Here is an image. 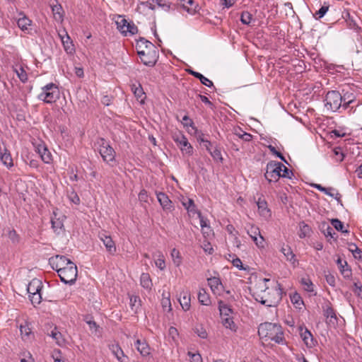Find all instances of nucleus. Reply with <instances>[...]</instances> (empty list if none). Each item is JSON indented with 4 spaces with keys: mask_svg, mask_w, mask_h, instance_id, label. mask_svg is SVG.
I'll return each mask as SVG.
<instances>
[{
    "mask_svg": "<svg viewBox=\"0 0 362 362\" xmlns=\"http://www.w3.org/2000/svg\"><path fill=\"white\" fill-rule=\"evenodd\" d=\"M136 349L142 356H148L150 354V348L146 341H141V340L137 339L136 341Z\"/></svg>",
    "mask_w": 362,
    "mask_h": 362,
    "instance_id": "nucleus-29",
    "label": "nucleus"
},
{
    "mask_svg": "<svg viewBox=\"0 0 362 362\" xmlns=\"http://www.w3.org/2000/svg\"><path fill=\"white\" fill-rule=\"evenodd\" d=\"M325 101V107L328 110L335 112L341 107L343 98L339 92L332 90L327 93Z\"/></svg>",
    "mask_w": 362,
    "mask_h": 362,
    "instance_id": "nucleus-7",
    "label": "nucleus"
},
{
    "mask_svg": "<svg viewBox=\"0 0 362 362\" xmlns=\"http://www.w3.org/2000/svg\"><path fill=\"white\" fill-rule=\"evenodd\" d=\"M100 240L103 243L107 252L111 255H114L116 253L117 248L115 242L112 238L104 233L99 235Z\"/></svg>",
    "mask_w": 362,
    "mask_h": 362,
    "instance_id": "nucleus-15",
    "label": "nucleus"
},
{
    "mask_svg": "<svg viewBox=\"0 0 362 362\" xmlns=\"http://www.w3.org/2000/svg\"><path fill=\"white\" fill-rule=\"evenodd\" d=\"M231 262L234 267H237L240 270H246V268L243 267L242 261L240 260V258H233L231 259Z\"/></svg>",
    "mask_w": 362,
    "mask_h": 362,
    "instance_id": "nucleus-55",
    "label": "nucleus"
},
{
    "mask_svg": "<svg viewBox=\"0 0 362 362\" xmlns=\"http://www.w3.org/2000/svg\"><path fill=\"white\" fill-rule=\"evenodd\" d=\"M21 334L23 337H28L31 334V329L28 325H21L20 327Z\"/></svg>",
    "mask_w": 362,
    "mask_h": 362,
    "instance_id": "nucleus-54",
    "label": "nucleus"
},
{
    "mask_svg": "<svg viewBox=\"0 0 362 362\" xmlns=\"http://www.w3.org/2000/svg\"><path fill=\"white\" fill-rule=\"evenodd\" d=\"M257 205L258 207L259 213L262 216L266 218L271 216V211L267 207V203L266 201L261 200L259 199L257 202Z\"/></svg>",
    "mask_w": 362,
    "mask_h": 362,
    "instance_id": "nucleus-24",
    "label": "nucleus"
},
{
    "mask_svg": "<svg viewBox=\"0 0 362 362\" xmlns=\"http://www.w3.org/2000/svg\"><path fill=\"white\" fill-rule=\"evenodd\" d=\"M173 139L174 141L177 144V145L179 146L183 154L187 156L192 155L193 148L191 146V144L188 142L187 139L185 137V135H183L180 132L175 133L173 135Z\"/></svg>",
    "mask_w": 362,
    "mask_h": 362,
    "instance_id": "nucleus-10",
    "label": "nucleus"
},
{
    "mask_svg": "<svg viewBox=\"0 0 362 362\" xmlns=\"http://www.w3.org/2000/svg\"><path fill=\"white\" fill-rule=\"evenodd\" d=\"M300 337L306 346L310 347L314 346L315 343L313 335L308 329H305L303 332L301 330Z\"/></svg>",
    "mask_w": 362,
    "mask_h": 362,
    "instance_id": "nucleus-30",
    "label": "nucleus"
},
{
    "mask_svg": "<svg viewBox=\"0 0 362 362\" xmlns=\"http://www.w3.org/2000/svg\"><path fill=\"white\" fill-rule=\"evenodd\" d=\"M182 124L185 127H192L194 128V122L187 115H185L182 118Z\"/></svg>",
    "mask_w": 362,
    "mask_h": 362,
    "instance_id": "nucleus-63",
    "label": "nucleus"
},
{
    "mask_svg": "<svg viewBox=\"0 0 362 362\" xmlns=\"http://www.w3.org/2000/svg\"><path fill=\"white\" fill-rule=\"evenodd\" d=\"M137 52L144 64L148 66H153L156 64L157 61V52L156 49L152 50L141 49L138 50Z\"/></svg>",
    "mask_w": 362,
    "mask_h": 362,
    "instance_id": "nucleus-11",
    "label": "nucleus"
},
{
    "mask_svg": "<svg viewBox=\"0 0 362 362\" xmlns=\"http://www.w3.org/2000/svg\"><path fill=\"white\" fill-rule=\"evenodd\" d=\"M154 257L156 258L155 260L156 267H158L160 270H163L165 268V262L163 253L158 252L154 255Z\"/></svg>",
    "mask_w": 362,
    "mask_h": 362,
    "instance_id": "nucleus-38",
    "label": "nucleus"
},
{
    "mask_svg": "<svg viewBox=\"0 0 362 362\" xmlns=\"http://www.w3.org/2000/svg\"><path fill=\"white\" fill-rule=\"evenodd\" d=\"M42 281L36 278L32 279L27 286V291L29 294L30 300L34 305L40 304L42 301Z\"/></svg>",
    "mask_w": 362,
    "mask_h": 362,
    "instance_id": "nucleus-4",
    "label": "nucleus"
},
{
    "mask_svg": "<svg viewBox=\"0 0 362 362\" xmlns=\"http://www.w3.org/2000/svg\"><path fill=\"white\" fill-rule=\"evenodd\" d=\"M281 170V177L291 178V175H293L292 171L289 170L284 165Z\"/></svg>",
    "mask_w": 362,
    "mask_h": 362,
    "instance_id": "nucleus-57",
    "label": "nucleus"
},
{
    "mask_svg": "<svg viewBox=\"0 0 362 362\" xmlns=\"http://www.w3.org/2000/svg\"><path fill=\"white\" fill-rule=\"evenodd\" d=\"M78 271L77 267L73 262L68 265L66 268L59 269L58 276L61 281L65 284H73L77 278Z\"/></svg>",
    "mask_w": 362,
    "mask_h": 362,
    "instance_id": "nucleus-6",
    "label": "nucleus"
},
{
    "mask_svg": "<svg viewBox=\"0 0 362 362\" xmlns=\"http://www.w3.org/2000/svg\"><path fill=\"white\" fill-rule=\"evenodd\" d=\"M8 238L13 243L18 242V239H19L18 234L16 233V230H9Z\"/></svg>",
    "mask_w": 362,
    "mask_h": 362,
    "instance_id": "nucleus-62",
    "label": "nucleus"
},
{
    "mask_svg": "<svg viewBox=\"0 0 362 362\" xmlns=\"http://www.w3.org/2000/svg\"><path fill=\"white\" fill-rule=\"evenodd\" d=\"M49 263L52 268L59 272V269L66 268L68 265L73 263L70 259L63 255H56L49 259Z\"/></svg>",
    "mask_w": 362,
    "mask_h": 362,
    "instance_id": "nucleus-12",
    "label": "nucleus"
},
{
    "mask_svg": "<svg viewBox=\"0 0 362 362\" xmlns=\"http://www.w3.org/2000/svg\"><path fill=\"white\" fill-rule=\"evenodd\" d=\"M301 284L303 286V288L305 291L308 292L313 291V284L309 279L303 278L301 279Z\"/></svg>",
    "mask_w": 362,
    "mask_h": 362,
    "instance_id": "nucleus-48",
    "label": "nucleus"
},
{
    "mask_svg": "<svg viewBox=\"0 0 362 362\" xmlns=\"http://www.w3.org/2000/svg\"><path fill=\"white\" fill-rule=\"evenodd\" d=\"M337 264L343 276L346 279L350 278L351 276V269L349 267L346 261L342 260L339 257L337 260Z\"/></svg>",
    "mask_w": 362,
    "mask_h": 362,
    "instance_id": "nucleus-19",
    "label": "nucleus"
},
{
    "mask_svg": "<svg viewBox=\"0 0 362 362\" xmlns=\"http://www.w3.org/2000/svg\"><path fill=\"white\" fill-rule=\"evenodd\" d=\"M13 71L16 73L21 82L25 83L28 81V75L23 68L21 66H16L13 68Z\"/></svg>",
    "mask_w": 362,
    "mask_h": 362,
    "instance_id": "nucleus-40",
    "label": "nucleus"
},
{
    "mask_svg": "<svg viewBox=\"0 0 362 362\" xmlns=\"http://www.w3.org/2000/svg\"><path fill=\"white\" fill-rule=\"evenodd\" d=\"M270 280L268 279H262L257 285L255 291L253 292V297L255 300L259 302L262 305L267 307L276 306L281 299L282 288L277 282L273 286H268L267 282Z\"/></svg>",
    "mask_w": 362,
    "mask_h": 362,
    "instance_id": "nucleus-1",
    "label": "nucleus"
},
{
    "mask_svg": "<svg viewBox=\"0 0 362 362\" xmlns=\"http://www.w3.org/2000/svg\"><path fill=\"white\" fill-rule=\"evenodd\" d=\"M284 164L276 161H271L267 165V170L264 174L265 178L269 182H276L279 177H281V172Z\"/></svg>",
    "mask_w": 362,
    "mask_h": 362,
    "instance_id": "nucleus-8",
    "label": "nucleus"
},
{
    "mask_svg": "<svg viewBox=\"0 0 362 362\" xmlns=\"http://www.w3.org/2000/svg\"><path fill=\"white\" fill-rule=\"evenodd\" d=\"M331 223L332 225L333 226V227L338 231H341L342 233H349V230H344V224L343 223L339 221V219L337 218H334V219H332L331 220Z\"/></svg>",
    "mask_w": 362,
    "mask_h": 362,
    "instance_id": "nucleus-45",
    "label": "nucleus"
},
{
    "mask_svg": "<svg viewBox=\"0 0 362 362\" xmlns=\"http://www.w3.org/2000/svg\"><path fill=\"white\" fill-rule=\"evenodd\" d=\"M334 158L337 162H341L344 158V154L340 147H336L333 149Z\"/></svg>",
    "mask_w": 362,
    "mask_h": 362,
    "instance_id": "nucleus-46",
    "label": "nucleus"
},
{
    "mask_svg": "<svg viewBox=\"0 0 362 362\" xmlns=\"http://www.w3.org/2000/svg\"><path fill=\"white\" fill-rule=\"evenodd\" d=\"M310 232H311V229L309 227V226L305 224L304 222H301L300 223V231H299L298 235L300 238H303L309 235Z\"/></svg>",
    "mask_w": 362,
    "mask_h": 362,
    "instance_id": "nucleus-42",
    "label": "nucleus"
},
{
    "mask_svg": "<svg viewBox=\"0 0 362 362\" xmlns=\"http://www.w3.org/2000/svg\"><path fill=\"white\" fill-rule=\"evenodd\" d=\"M281 252L286 257V259L288 261H289L290 262H291L292 264H294L296 262V259L295 258V255L293 254V252L291 250L290 247H288V246L282 247L281 249Z\"/></svg>",
    "mask_w": 362,
    "mask_h": 362,
    "instance_id": "nucleus-36",
    "label": "nucleus"
},
{
    "mask_svg": "<svg viewBox=\"0 0 362 362\" xmlns=\"http://www.w3.org/2000/svg\"><path fill=\"white\" fill-rule=\"evenodd\" d=\"M329 5L325 3L323 6L315 13L314 16L316 18H322L329 9Z\"/></svg>",
    "mask_w": 362,
    "mask_h": 362,
    "instance_id": "nucleus-49",
    "label": "nucleus"
},
{
    "mask_svg": "<svg viewBox=\"0 0 362 362\" xmlns=\"http://www.w3.org/2000/svg\"><path fill=\"white\" fill-rule=\"evenodd\" d=\"M325 316L327 318V323L334 327L337 324V317L334 310L331 307H327L325 310Z\"/></svg>",
    "mask_w": 362,
    "mask_h": 362,
    "instance_id": "nucleus-22",
    "label": "nucleus"
},
{
    "mask_svg": "<svg viewBox=\"0 0 362 362\" xmlns=\"http://www.w3.org/2000/svg\"><path fill=\"white\" fill-rule=\"evenodd\" d=\"M188 73L192 75L193 76L196 77L197 78H199L200 82L208 87H212L214 86L213 82L207 78L206 77L204 76L202 74H201L199 72L194 71L193 70L189 69L187 70Z\"/></svg>",
    "mask_w": 362,
    "mask_h": 362,
    "instance_id": "nucleus-28",
    "label": "nucleus"
},
{
    "mask_svg": "<svg viewBox=\"0 0 362 362\" xmlns=\"http://www.w3.org/2000/svg\"><path fill=\"white\" fill-rule=\"evenodd\" d=\"M321 230L325 235V237H330L331 238H334L336 233L334 231L333 228L327 223H322L321 225Z\"/></svg>",
    "mask_w": 362,
    "mask_h": 362,
    "instance_id": "nucleus-37",
    "label": "nucleus"
},
{
    "mask_svg": "<svg viewBox=\"0 0 362 362\" xmlns=\"http://www.w3.org/2000/svg\"><path fill=\"white\" fill-rule=\"evenodd\" d=\"M115 23L117 24V28L125 36L128 35H133L138 31L137 27L133 23L128 22L121 16H117Z\"/></svg>",
    "mask_w": 362,
    "mask_h": 362,
    "instance_id": "nucleus-9",
    "label": "nucleus"
},
{
    "mask_svg": "<svg viewBox=\"0 0 362 362\" xmlns=\"http://www.w3.org/2000/svg\"><path fill=\"white\" fill-rule=\"evenodd\" d=\"M156 196L163 210L172 211L173 209L172 202L165 193L157 192Z\"/></svg>",
    "mask_w": 362,
    "mask_h": 362,
    "instance_id": "nucleus-17",
    "label": "nucleus"
},
{
    "mask_svg": "<svg viewBox=\"0 0 362 362\" xmlns=\"http://www.w3.org/2000/svg\"><path fill=\"white\" fill-rule=\"evenodd\" d=\"M183 8L189 14L193 15L198 11V5L194 0H180Z\"/></svg>",
    "mask_w": 362,
    "mask_h": 362,
    "instance_id": "nucleus-21",
    "label": "nucleus"
},
{
    "mask_svg": "<svg viewBox=\"0 0 362 362\" xmlns=\"http://www.w3.org/2000/svg\"><path fill=\"white\" fill-rule=\"evenodd\" d=\"M38 153L40 155L42 160L45 163H50L52 161V155L48 149L44 146H39L37 148Z\"/></svg>",
    "mask_w": 362,
    "mask_h": 362,
    "instance_id": "nucleus-27",
    "label": "nucleus"
},
{
    "mask_svg": "<svg viewBox=\"0 0 362 362\" xmlns=\"http://www.w3.org/2000/svg\"><path fill=\"white\" fill-rule=\"evenodd\" d=\"M130 305L132 307V309H134V308H135V310H136V309L141 305V300L139 297L136 296H131Z\"/></svg>",
    "mask_w": 362,
    "mask_h": 362,
    "instance_id": "nucleus-52",
    "label": "nucleus"
},
{
    "mask_svg": "<svg viewBox=\"0 0 362 362\" xmlns=\"http://www.w3.org/2000/svg\"><path fill=\"white\" fill-rule=\"evenodd\" d=\"M179 302L184 310H188L190 308V295L187 291H182L179 298Z\"/></svg>",
    "mask_w": 362,
    "mask_h": 362,
    "instance_id": "nucleus-25",
    "label": "nucleus"
},
{
    "mask_svg": "<svg viewBox=\"0 0 362 362\" xmlns=\"http://www.w3.org/2000/svg\"><path fill=\"white\" fill-rule=\"evenodd\" d=\"M252 19V15L248 11H243L241 13L240 21L245 25H249Z\"/></svg>",
    "mask_w": 362,
    "mask_h": 362,
    "instance_id": "nucleus-47",
    "label": "nucleus"
},
{
    "mask_svg": "<svg viewBox=\"0 0 362 362\" xmlns=\"http://www.w3.org/2000/svg\"><path fill=\"white\" fill-rule=\"evenodd\" d=\"M170 255L174 264L176 267H179L182 263V257L180 255V252L175 248H173L171 251Z\"/></svg>",
    "mask_w": 362,
    "mask_h": 362,
    "instance_id": "nucleus-41",
    "label": "nucleus"
},
{
    "mask_svg": "<svg viewBox=\"0 0 362 362\" xmlns=\"http://www.w3.org/2000/svg\"><path fill=\"white\" fill-rule=\"evenodd\" d=\"M49 336L56 341L59 346H62L64 344V339L63 338L62 334L57 330L56 327L51 331Z\"/></svg>",
    "mask_w": 362,
    "mask_h": 362,
    "instance_id": "nucleus-39",
    "label": "nucleus"
},
{
    "mask_svg": "<svg viewBox=\"0 0 362 362\" xmlns=\"http://www.w3.org/2000/svg\"><path fill=\"white\" fill-rule=\"evenodd\" d=\"M188 356L191 358V362H202V357L199 354L188 352Z\"/></svg>",
    "mask_w": 362,
    "mask_h": 362,
    "instance_id": "nucleus-59",
    "label": "nucleus"
},
{
    "mask_svg": "<svg viewBox=\"0 0 362 362\" xmlns=\"http://www.w3.org/2000/svg\"><path fill=\"white\" fill-rule=\"evenodd\" d=\"M211 156L214 159L222 160L221 151L218 148H215L213 151H210Z\"/></svg>",
    "mask_w": 362,
    "mask_h": 362,
    "instance_id": "nucleus-64",
    "label": "nucleus"
},
{
    "mask_svg": "<svg viewBox=\"0 0 362 362\" xmlns=\"http://www.w3.org/2000/svg\"><path fill=\"white\" fill-rule=\"evenodd\" d=\"M136 47H137L138 50H141V49H144V50L151 49H151H156L154 45L151 42H149L148 40H147L144 38H141L139 40L137 41Z\"/></svg>",
    "mask_w": 362,
    "mask_h": 362,
    "instance_id": "nucleus-31",
    "label": "nucleus"
},
{
    "mask_svg": "<svg viewBox=\"0 0 362 362\" xmlns=\"http://www.w3.org/2000/svg\"><path fill=\"white\" fill-rule=\"evenodd\" d=\"M51 8L54 19L57 21L62 22L64 13L62 6L60 4H57L54 5H52Z\"/></svg>",
    "mask_w": 362,
    "mask_h": 362,
    "instance_id": "nucleus-26",
    "label": "nucleus"
},
{
    "mask_svg": "<svg viewBox=\"0 0 362 362\" xmlns=\"http://www.w3.org/2000/svg\"><path fill=\"white\" fill-rule=\"evenodd\" d=\"M258 334L260 338L267 341H272L276 343H281L284 339V334L281 325L272 323L264 322L260 324L258 328Z\"/></svg>",
    "mask_w": 362,
    "mask_h": 362,
    "instance_id": "nucleus-2",
    "label": "nucleus"
},
{
    "mask_svg": "<svg viewBox=\"0 0 362 362\" xmlns=\"http://www.w3.org/2000/svg\"><path fill=\"white\" fill-rule=\"evenodd\" d=\"M156 6L163 7L165 9L169 8V6L163 3V0H148L146 1H142L139 4V8L146 7L151 10H154Z\"/></svg>",
    "mask_w": 362,
    "mask_h": 362,
    "instance_id": "nucleus-16",
    "label": "nucleus"
},
{
    "mask_svg": "<svg viewBox=\"0 0 362 362\" xmlns=\"http://www.w3.org/2000/svg\"><path fill=\"white\" fill-rule=\"evenodd\" d=\"M195 332L202 339H206L208 336L206 329L202 326L195 327Z\"/></svg>",
    "mask_w": 362,
    "mask_h": 362,
    "instance_id": "nucleus-53",
    "label": "nucleus"
},
{
    "mask_svg": "<svg viewBox=\"0 0 362 362\" xmlns=\"http://www.w3.org/2000/svg\"><path fill=\"white\" fill-rule=\"evenodd\" d=\"M208 284L214 294H220L222 291V284L217 277H211L208 279Z\"/></svg>",
    "mask_w": 362,
    "mask_h": 362,
    "instance_id": "nucleus-20",
    "label": "nucleus"
},
{
    "mask_svg": "<svg viewBox=\"0 0 362 362\" xmlns=\"http://www.w3.org/2000/svg\"><path fill=\"white\" fill-rule=\"evenodd\" d=\"M161 303L163 308H168V311H170L172 310L170 300L169 297L163 298Z\"/></svg>",
    "mask_w": 362,
    "mask_h": 362,
    "instance_id": "nucleus-60",
    "label": "nucleus"
},
{
    "mask_svg": "<svg viewBox=\"0 0 362 362\" xmlns=\"http://www.w3.org/2000/svg\"><path fill=\"white\" fill-rule=\"evenodd\" d=\"M354 288L353 291L359 297H362V285L359 282H355L354 284Z\"/></svg>",
    "mask_w": 362,
    "mask_h": 362,
    "instance_id": "nucleus-56",
    "label": "nucleus"
},
{
    "mask_svg": "<svg viewBox=\"0 0 362 362\" xmlns=\"http://www.w3.org/2000/svg\"><path fill=\"white\" fill-rule=\"evenodd\" d=\"M132 91L134 92V94L138 99H141L143 100L142 97L144 95V92L142 89V88L139 86L138 87L133 86L132 88Z\"/></svg>",
    "mask_w": 362,
    "mask_h": 362,
    "instance_id": "nucleus-51",
    "label": "nucleus"
},
{
    "mask_svg": "<svg viewBox=\"0 0 362 362\" xmlns=\"http://www.w3.org/2000/svg\"><path fill=\"white\" fill-rule=\"evenodd\" d=\"M63 218L57 217V214L54 211L51 218L52 227L55 233L60 234L64 230Z\"/></svg>",
    "mask_w": 362,
    "mask_h": 362,
    "instance_id": "nucleus-18",
    "label": "nucleus"
},
{
    "mask_svg": "<svg viewBox=\"0 0 362 362\" xmlns=\"http://www.w3.org/2000/svg\"><path fill=\"white\" fill-rule=\"evenodd\" d=\"M291 300L296 308H300V305L303 304L301 297L296 293L291 296Z\"/></svg>",
    "mask_w": 362,
    "mask_h": 362,
    "instance_id": "nucleus-50",
    "label": "nucleus"
},
{
    "mask_svg": "<svg viewBox=\"0 0 362 362\" xmlns=\"http://www.w3.org/2000/svg\"><path fill=\"white\" fill-rule=\"evenodd\" d=\"M269 149L273 154L276 155L279 158H281V160L286 163V160L284 156L280 152L277 151L275 147L270 145L269 146Z\"/></svg>",
    "mask_w": 362,
    "mask_h": 362,
    "instance_id": "nucleus-61",
    "label": "nucleus"
},
{
    "mask_svg": "<svg viewBox=\"0 0 362 362\" xmlns=\"http://www.w3.org/2000/svg\"><path fill=\"white\" fill-rule=\"evenodd\" d=\"M198 300L200 303L204 305H209L211 303L209 296L204 288H201L199 290L198 293Z\"/></svg>",
    "mask_w": 362,
    "mask_h": 362,
    "instance_id": "nucleus-34",
    "label": "nucleus"
},
{
    "mask_svg": "<svg viewBox=\"0 0 362 362\" xmlns=\"http://www.w3.org/2000/svg\"><path fill=\"white\" fill-rule=\"evenodd\" d=\"M0 160L8 168L13 166V160L9 151L6 148L5 144L0 141Z\"/></svg>",
    "mask_w": 362,
    "mask_h": 362,
    "instance_id": "nucleus-14",
    "label": "nucleus"
},
{
    "mask_svg": "<svg viewBox=\"0 0 362 362\" xmlns=\"http://www.w3.org/2000/svg\"><path fill=\"white\" fill-rule=\"evenodd\" d=\"M98 146V151L104 162L111 167L115 165L116 163V152L110 146L109 142L103 138H100L97 141Z\"/></svg>",
    "mask_w": 362,
    "mask_h": 362,
    "instance_id": "nucleus-3",
    "label": "nucleus"
},
{
    "mask_svg": "<svg viewBox=\"0 0 362 362\" xmlns=\"http://www.w3.org/2000/svg\"><path fill=\"white\" fill-rule=\"evenodd\" d=\"M60 37L62 39V42L63 43L66 52L68 53H71L74 51V46L72 45V42H71L69 36L66 33L64 35H60Z\"/></svg>",
    "mask_w": 362,
    "mask_h": 362,
    "instance_id": "nucleus-32",
    "label": "nucleus"
},
{
    "mask_svg": "<svg viewBox=\"0 0 362 362\" xmlns=\"http://www.w3.org/2000/svg\"><path fill=\"white\" fill-rule=\"evenodd\" d=\"M247 233L258 247H264V239L261 235L260 230L257 226L250 225L247 229Z\"/></svg>",
    "mask_w": 362,
    "mask_h": 362,
    "instance_id": "nucleus-13",
    "label": "nucleus"
},
{
    "mask_svg": "<svg viewBox=\"0 0 362 362\" xmlns=\"http://www.w3.org/2000/svg\"><path fill=\"white\" fill-rule=\"evenodd\" d=\"M222 324L226 329H230L233 332H236L237 330V326L233 322V317L223 318Z\"/></svg>",
    "mask_w": 362,
    "mask_h": 362,
    "instance_id": "nucleus-43",
    "label": "nucleus"
},
{
    "mask_svg": "<svg viewBox=\"0 0 362 362\" xmlns=\"http://www.w3.org/2000/svg\"><path fill=\"white\" fill-rule=\"evenodd\" d=\"M59 98V90L57 85L50 83L42 88L38 99L46 103H52Z\"/></svg>",
    "mask_w": 362,
    "mask_h": 362,
    "instance_id": "nucleus-5",
    "label": "nucleus"
},
{
    "mask_svg": "<svg viewBox=\"0 0 362 362\" xmlns=\"http://www.w3.org/2000/svg\"><path fill=\"white\" fill-rule=\"evenodd\" d=\"M30 23L31 21L24 16L18 20L17 24L22 30H25L30 25Z\"/></svg>",
    "mask_w": 362,
    "mask_h": 362,
    "instance_id": "nucleus-44",
    "label": "nucleus"
},
{
    "mask_svg": "<svg viewBox=\"0 0 362 362\" xmlns=\"http://www.w3.org/2000/svg\"><path fill=\"white\" fill-rule=\"evenodd\" d=\"M140 284L144 288L149 290L151 289L153 284L150 275L147 273H143L141 275Z\"/></svg>",
    "mask_w": 362,
    "mask_h": 362,
    "instance_id": "nucleus-33",
    "label": "nucleus"
},
{
    "mask_svg": "<svg viewBox=\"0 0 362 362\" xmlns=\"http://www.w3.org/2000/svg\"><path fill=\"white\" fill-rule=\"evenodd\" d=\"M109 349L119 362H124L123 358L126 356L118 344L109 345Z\"/></svg>",
    "mask_w": 362,
    "mask_h": 362,
    "instance_id": "nucleus-23",
    "label": "nucleus"
},
{
    "mask_svg": "<svg viewBox=\"0 0 362 362\" xmlns=\"http://www.w3.org/2000/svg\"><path fill=\"white\" fill-rule=\"evenodd\" d=\"M314 187L320 192H322L330 197H333V194L329 192L332 189L331 188H325L319 184L314 185Z\"/></svg>",
    "mask_w": 362,
    "mask_h": 362,
    "instance_id": "nucleus-58",
    "label": "nucleus"
},
{
    "mask_svg": "<svg viewBox=\"0 0 362 362\" xmlns=\"http://www.w3.org/2000/svg\"><path fill=\"white\" fill-rule=\"evenodd\" d=\"M218 310L220 311L221 316L233 315V310L230 306L223 303L222 300L218 301Z\"/></svg>",
    "mask_w": 362,
    "mask_h": 362,
    "instance_id": "nucleus-35",
    "label": "nucleus"
}]
</instances>
